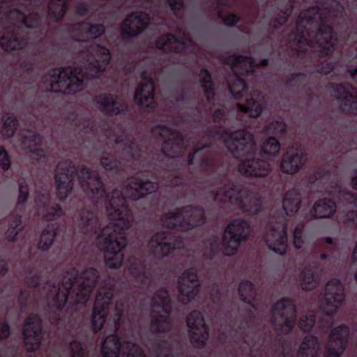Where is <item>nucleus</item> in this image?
<instances>
[{
  "label": "nucleus",
  "mask_w": 357,
  "mask_h": 357,
  "mask_svg": "<svg viewBox=\"0 0 357 357\" xmlns=\"http://www.w3.org/2000/svg\"><path fill=\"white\" fill-rule=\"evenodd\" d=\"M75 176L91 198L89 203L81 202L75 215L78 231L84 239L96 238L98 249L105 252V265L119 268L128 244L127 231L134 221L129 202L149 195L155 196L158 184L134 176L128 179L126 186L108 193L98 173L86 165L76 167L71 160L65 159L58 163L55 174L56 196L60 201L71 192Z\"/></svg>",
  "instance_id": "f257e3e1"
},
{
  "label": "nucleus",
  "mask_w": 357,
  "mask_h": 357,
  "mask_svg": "<svg viewBox=\"0 0 357 357\" xmlns=\"http://www.w3.org/2000/svg\"><path fill=\"white\" fill-rule=\"evenodd\" d=\"M324 268V265L318 264L317 260L305 268L302 274V288L306 290L313 289L319 282V275Z\"/></svg>",
  "instance_id": "f704fd0d"
},
{
  "label": "nucleus",
  "mask_w": 357,
  "mask_h": 357,
  "mask_svg": "<svg viewBox=\"0 0 357 357\" xmlns=\"http://www.w3.org/2000/svg\"><path fill=\"white\" fill-rule=\"evenodd\" d=\"M262 99L261 96L253 94L245 98V104L238 103L237 107L241 112L248 113L250 116L255 118L261 112Z\"/></svg>",
  "instance_id": "58836bf2"
},
{
  "label": "nucleus",
  "mask_w": 357,
  "mask_h": 357,
  "mask_svg": "<svg viewBox=\"0 0 357 357\" xmlns=\"http://www.w3.org/2000/svg\"><path fill=\"white\" fill-rule=\"evenodd\" d=\"M305 160V155L301 149L292 147L283 155L281 169L287 174H294L299 170Z\"/></svg>",
  "instance_id": "c756f323"
},
{
  "label": "nucleus",
  "mask_w": 357,
  "mask_h": 357,
  "mask_svg": "<svg viewBox=\"0 0 357 357\" xmlns=\"http://www.w3.org/2000/svg\"><path fill=\"white\" fill-rule=\"evenodd\" d=\"M11 167V158L8 151L3 146H0V167L4 171H8Z\"/></svg>",
  "instance_id": "4d7b16f0"
},
{
  "label": "nucleus",
  "mask_w": 357,
  "mask_h": 357,
  "mask_svg": "<svg viewBox=\"0 0 357 357\" xmlns=\"http://www.w3.org/2000/svg\"><path fill=\"white\" fill-rule=\"evenodd\" d=\"M271 320L278 335L289 333L296 321V307L293 301L287 298L278 301L272 308Z\"/></svg>",
  "instance_id": "4468645a"
},
{
  "label": "nucleus",
  "mask_w": 357,
  "mask_h": 357,
  "mask_svg": "<svg viewBox=\"0 0 357 357\" xmlns=\"http://www.w3.org/2000/svg\"><path fill=\"white\" fill-rule=\"evenodd\" d=\"M42 143V137L36 132H30L28 136L23 137L22 144L33 153V159L40 164H45L48 160L47 153L38 147Z\"/></svg>",
  "instance_id": "2f4dec72"
},
{
  "label": "nucleus",
  "mask_w": 357,
  "mask_h": 357,
  "mask_svg": "<svg viewBox=\"0 0 357 357\" xmlns=\"http://www.w3.org/2000/svg\"><path fill=\"white\" fill-rule=\"evenodd\" d=\"M151 134L160 149L146 153L148 169L157 179L167 181L169 185H178L176 175L178 158V131L163 125L151 128Z\"/></svg>",
  "instance_id": "423d86ee"
},
{
  "label": "nucleus",
  "mask_w": 357,
  "mask_h": 357,
  "mask_svg": "<svg viewBox=\"0 0 357 357\" xmlns=\"http://www.w3.org/2000/svg\"><path fill=\"white\" fill-rule=\"evenodd\" d=\"M187 324L192 344L196 347H202L208 337L203 314L198 311L192 312L187 318Z\"/></svg>",
  "instance_id": "4be33fe9"
},
{
  "label": "nucleus",
  "mask_w": 357,
  "mask_h": 357,
  "mask_svg": "<svg viewBox=\"0 0 357 357\" xmlns=\"http://www.w3.org/2000/svg\"><path fill=\"white\" fill-rule=\"evenodd\" d=\"M130 274L142 284H146L149 280L148 268L146 263L139 259H135L130 265Z\"/></svg>",
  "instance_id": "c03bdc74"
},
{
  "label": "nucleus",
  "mask_w": 357,
  "mask_h": 357,
  "mask_svg": "<svg viewBox=\"0 0 357 357\" xmlns=\"http://www.w3.org/2000/svg\"><path fill=\"white\" fill-rule=\"evenodd\" d=\"M155 46L164 52L178 53V38L172 33L162 35L155 40Z\"/></svg>",
  "instance_id": "a19ab883"
},
{
  "label": "nucleus",
  "mask_w": 357,
  "mask_h": 357,
  "mask_svg": "<svg viewBox=\"0 0 357 357\" xmlns=\"http://www.w3.org/2000/svg\"><path fill=\"white\" fill-rule=\"evenodd\" d=\"M208 138L221 139L233 156L241 159L239 172L248 177L261 178L268 175L271 164L267 156L276 155L280 145L275 137H270L261 146L259 153H256V145L252 135L243 130L228 132L223 128L214 126L208 128Z\"/></svg>",
  "instance_id": "20e7f679"
},
{
  "label": "nucleus",
  "mask_w": 357,
  "mask_h": 357,
  "mask_svg": "<svg viewBox=\"0 0 357 357\" xmlns=\"http://www.w3.org/2000/svg\"><path fill=\"white\" fill-rule=\"evenodd\" d=\"M75 13L79 16L84 17L89 13V7L85 3H79L76 6Z\"/></svg>",
  "instance_id": "0e129e2a"
},
{
  "label": "nucleus",
  "mask_w": 357,
  "mask_h": 357,
  "mask_svg": "<svg viewBox=\"0 0 357 357\" xmlns=\"http://www.w3.org/2000/svg\"><path fill=\"white\" fill-rule=\"evenodd\" d=\"M151 310L150 312V330L152 333H167L172 328V303L169 291L161 288L157 290L151 298Z\"/></svg>",
  "instance_id": "1a4fd4ad"
},
{
  "label": "nucleus",
  "mask_w": 357,
  "mask_h": 357,
  "mask_svg": "<svg viewBox=\"0 0 357 357\" xmlns=\"http://www.w3.org/2000/svg\"><path fill=\"white\" fill-rule=\"evenodd\" d=\"M335 69L334 66L331 63L327 62L326 63V66L318 67L317 71L323 75H327L331 72L333 71Z\"/></svg>",
  "instance_id": "774afa93"
},
{
  "label": "nucleus",
  "mask_w": 357,
  "mask_h": 357,
  "mask_svg": "<svg viewBox=\"0 0 357 357\" xmlns=\"http://www.w3.org/2000/svg\"><path fill=\"white\" fill-rule=\"evenodd\" d=\"M165 4L172 10L176 16L178 17V0H163Z\"/></svg>",
  "instance_id": "69168bd1"
},
{
  "label": "nucleus",
  "mask_w": 357,
  "mask_h": 357,
  "mask_svg": "<svg viewBox=\"0 0 357 357\" xmlns=\"http://www.w3.org/2000/svg\"><path fill=\"white\" fill-rule=\"evenodd\" d=\"M89 52L93 56V60L88 64L87 74L91 78H98L110 63V51L105 46L95 45L91 47Z\"/></svg>",
  "instance_id": "412c9836"
},
{
  "label": "nucleus",
  "mask_w": 357,
  "mask_h": 357,
  "mask_svg": "<svg viewBox=\"0 0 357 357\" xmlns=\"http://www.w3.org/2000/svg\"><path fill=\"white\" fill-rule=\"evenodd\" d=\"M198 77L202 83V86L208 103L210 105L214 96V87L211 81V75L207 70L202 69L199 73Z\"/></svg>",
  "instance_id": "de8ad7c7"
},
{
  "label": "nucleus",
  "mask_w": 357,
  "mask_h": 357,
  "mask_svg": "<svg viewBox=\"0 0 357 357\" xmlns=\"http://www.w3.org/2000/svg\"><path fill=\"white\" fill-rule=\"evenodd\" d=\"M122 347L121 337L116 334L109 335L102 344V357H119Z\"/></svg>",
  "instance_id": "e433bc0d"
},
{
  "label": "nucleus",
  "mask_w": 357,
  "mask_h": 357,
  "mask_svg": "<svg viewBox=\"0 0 357 357\" xmlns=\"http://www.w3.org/2000/svg\"><path fill=\"white\" fill-rule=\"evenodd\" d=\"M24 344L28 352H35L40 348L43 338L42 319L38 314H31L22 328Z\"/></svg>",
  "instance_id": "a211bd4d"
},
{
  "label": "nucleus",
  "mask_w": 357,
  "mask_h": 357,
  "mask_svg": "<svg viewBox=\"0 0 357 357\" xmlns=\"http://www.w3.org/2000/svg\"><path fill=\"white\" fill-rule=\"evenodd\" d=\"M140 77L142 82L135 91L134 101L139 107L153 111L157 105L155 100L154 81L146 70L141 73Z\"/></svg>",
  "instance_id": "6ab92c4d"
},
{
  "label": "nucleus",
  "mask_w": 357,
  "mask_h": 357,
  "mask_svg": "<svg viewBox=\"0 0 357 357\" xmlns=\"http://www.w3.org/2000/svg\"><path fill=\"white\" fill-rule=\"evenodd\" d=\"M160 222L163 227L176 228L178 226V208L176 207L174 211L162 215Z\"/></svg>",
  "instance_id": "8fccbe9b"
},
{
  "label": "nucleus",
  "mask_w": 357,
  "mask_h": 357,
  "mask_svg": "<svg viewBox=\"0 0 357 357\" xmlns=\"http://www.w3.org/2000/svg\"><path fill=\"white\" fill-rule=\"evenodd\" d=\"M10 334L11 328L8 321H0V340H4L8 339Z\"/></svg>",
  "instance_id": "680f3d73"
},
{
  "label": "nucleus",
  "mask_w": 357,
  "mask_h": 357,
  "mask_svg": "<svg viewBox=\"0 0 357 357\" xmlns=\"http://www.w3.org/2000/svg\"><path fill=\"white\" fill-rule=\"evenodd\" d=\"M68 0H50L47 8L50 19L56 23L61 22L68 10Z\"/></svg>",
  "instance_id": "79ce46f5"
},
{
  "label": "nucleus",
  "mask_w": 357,
  "mask_h": 357,
  "mask_svg": "<svg viewBox=\"0 0 357 357\" xmlns=\"http://www.w3.org/2000/svg\"><path fill=\"white\" fill-rule=\"evenodd\" d=\"M344 299V287L341 282L337 279L330 280L326 285L321 310L316 314L310 313L303 317L298 323L300 329L307 331L314 326L320 333H326L333 325L332 316L337 312Z\"/></svg>",
  "instance_id": "6e6552de"
},
{
  "label": "nucleus",
  "mask_w": 357,
  "mask_h": 357,
  "mask_svg": "<svg viewBox=\"0 0 357 357\" xmlns=\"http://www.w3.org/2000/svg\"><path fill=\"white\" fill-rule=\"evenodd\" d=\"M293 7V3H291L289 7L285 8L284 10H281L280 15H278V16L274 20L273 25L275 27H277L278 26L284 24L286 22L287 17L292 13Z\"/></svg>",
  "instance_id": "bf43d9fd"
},
{
  "label": "nucleus",
  "mask_w": 357,
  "mask_h": 357,
  "mask_svg": "<svg viewBox=\"0 0 357 357\" xmlns=\"http://www.w3.org/2000/svg\"><path fill=\"white\" fill-rule=\"evenodd\" d=\"M27 44L26 36H19L15 29L0 37V47L7 52L21 50L24 49Z\"/></svg>",
  "instance_id": "72a5a7b5"
},
{
  "label": "nucleus",
  "mask_w": 357,
  "mask_h": 357,
  "mask_svg": "<svg viewBox=\"0 0 357 357\" xmlns=\"http://www.w3.org/2000/svg\"><path fill=\"white\" fill-rule=\"evenodd\" d=\"M149 15L142 10H135L128 14L120 26V36L124 44H132L134 40L144 33L150 24Z\"/></svg>",
  "instance_id": "2eb2a0df"
},
{
  "label": "nucleus",
  "mask_w": 357,
  "mask_h": 357,
  "mask_svg": "<svg viewBox=\"0 0 357 357\" xmlns=\"http://www.w3.org/2000/svg\"><path fill=\"white\" fill-rule=\"evenodd\" d=\"M227 64L235 75L233 84L228 85V91L235 98H241L248 92V86L241 77L244 75L252 74L257 63L253 58L240 55H231L226 60Z\"/></svg>",
  "instance_id": "f8f14e48"
},
{
  "label": "nucleus",
  "mask_w": 357,
  "mask_h": 357,
  "mask_svg": "<svg viewBox=\"0 0 357 357\" xmlns=\"http://www.w3.org/2000/svg\"><path fill=\"white\" fill-rule=\"evenodd\" d=\"M354 0H321L316 6L303 11L296 24V31L291 36L294 55L303 59L305 54L317 53L326 56L333 52L337 44V34L332 25L347 20L344 5Z\"/></svg>",
  "instance_id": "7ed1b4c3"
},
{
  "label": "nucleus",
  "mask_w": 357,
  "mask_h": 357,
  "mask_svg": "<svg viewBox=\"0 0 357 357\" xmlns=\"http://www.w3.org/2000/svg\"><path fill=\"white\" fill-rule=\"evenodd\" d=\"M238 17L233 13H231L223 18L224 24L227 26H233L238 22Z\"/></svg>",
  "instance_id": "338daca9"
},
{
  "label": "nucleus",
  "mask_w": 357,
  "mask_h": 357,
  "mask_svg": "<svg viewBox=\"0 0 357 357\" xmlns=\"http://www.w3.org/2000/svg\"><path fill=\"white\" fill-rule=\"evenodd\" d=\"M29 197V185L26 181L20 183L19 184V195L17 199V208H20L26 202Z\"/></svg>",
  "instance_id": "864d4df0"
},
{
  "label": "nucleus",
  "mask_w": 357,
  "mask_h": 357,
  "mask_svg": "<svg viewBox=\"0 0 357 357\" xmlns=\"http://www.w3.org/2000/svg\"><path fill=\"white\" fill-rule=\"evenodd\" d=\"M204 220V211L199 207L187 206L180 208V231L201 225Z\"/></svg>",
  "instance_id": "c85d7f7f"
},
{
  "label": "nucleus",
  "mask_w": 357,
  "mask_h": 357,
  "mask_svg": "<svg viewBox=\"0 0 357 357\" xmlns=\"http://www.w3.org/2000/svg\"><path fill=\"white\" fill-rule=\"evenodd\" d=\"M116 281L107 275L102 280L96 296L91 316V328L94 333L100 331L107 320L108 309L114 296Z\"/></svg>",
  "instance_id": "9d476101"
},
{
  "label": "nucleus",
  "mask_w": 357,
  "mask_h": 357,
  "mask_svg": "<svg viewBox=\"0 0 357 357\" xmlns=\"http://www.w3.org/2000/svg\"><path fill=\"white\" fill-rule=\"evenodd\" d=\"M199 286L195 269H189L182 276L180 275V302L185 303L193 299L198 293Z\"/></svg>",
  "instance_id": "bb28decb"
},
{
  "label": "nucleus",
  "mask_w": 357,
  "mask_h": 357,
  "mask_svg": "<svg viewBox=\"0 0 357 357\" xmlns=\"http://www.w3.org/2000/svg\"><path fill=\"white\" fill-rule=\"evenodd\" d=\"M300 203L301 196L298 190H289L284 195L282 208L273 210L271 215L264 238L268 248L277 254L282 255L287 251L286 217L297 212Z\"/></svg>",
  "instance_id": "0eeeda50"
},
{
  "label": "nucleus",
  "mask_w": 357,
  "mask_h": 357,
  "mask_svg": "<svg viewBox=\"0 0 357 357\" xmlns=\"http://www.w3.org/2000/svg\"><path fill=\"white\" fill-rule=\"evenodd\" d=\"M250 233L249 224L242 219L232 220L227 227L222 238V249L224 255L234 254L241 241H245Z\"/></svg>",
  "instance_id": "dca6fc26"
},
{
  "label": "nucleus",
  "mask_w": 357,
  "mask_h": 357,
  "mask_svg": "<svg viewBox=\"0 0 357 357\" xmlns=\"http://www.w3.org/2000/svg\"><path fill=\"white\" fill-rule=\"evenodd\" d=\"M71 357H84V350L82 342L73 340L69 342Z\"/></svg>",
  "instance_id": "5fc2aeb1"
},
{
  "label": "nucleus",
  "mask_w": 357,
  "mask_h": 357,
  "mask_svg": "<svg viewBox=\"0 0 357 357\" xmlns=\"http://www.w3.org/2000/svg\"><path fill=\"white\" fill-rule=\"evenodd\" d=\"M331 93L340 100V107L345 112H357V90L349 84H331Z\"/></svg>",
  "instance_id": "aec40b11"
},
{
  "label": "nucleus",
  "mask_w": 357,
  "mask_h": 357,
  "mask_svg": "<svg viewBox=\"0 0 357 357\" xmlns=\"http://www.w3.org/2000/svg\"><path fill=\"white\" fill-rule=\"evenodd\" d=\"M116 143L123 146V160L127 162H141L144 158V151L142 143L135 139H123L121 136L116 138Z\"/></svg>",
  "instance_id": "7c9ffc66"
},
{
  "label": "nucleus",
  "mask_w": 357,
  "mask_h": 357,
  "mask_svg": "<svg viewBox=\"0 0 357 357\" xmlns=\"http://www.w3.org/2000/svg\"><path fill=\"white\" fill-rule=\"evenodd\" d=\"M16 15L17 17H22V24L28 29H40L43 26V20L38 12H32L26 15L24 12L17 8H10L7 12L8 17Z\"/></svg>",
  "instance_id": "c9c22d12"
},
{
  "label": "nucleus",
  "mask_w": 357,
  "mask_h": 357,
  "mask_svg": "<svg viewBox=\"0 0 357 357\" xmlns=\"http://www.w3.org/2000/svg\"><path fill=\"white\" fill-rule=\"evenodd\" d=\"M208 144L199 147L188 156L189 165L197 164L202 171L209 176L208 185L214 199L220 203L235 204L244 212L256 214L262 208L258 193L247 189H240L229 181L225 173L218 167V163L210 155Z\"/></svg>",
  "instance_id": "39448f33"
},
{
  "label": "nucleus",
  "mask_w": 357,
  "mask_h": 357,
  "mask_svg": "<svg viewBox=\"0 0 357 357\" xmlns=\"http://www.w3.org/2000/svg\"><path fill=\"white\" fill-rule=\"evenodd\" d=\"M73 31L77 32L75 40L82 41L84 34L93 39L101 36L105 32V27L102 24H93L84 20L75 24L73 27Z\"/></svg>",
  "instance_id": "473e14b6"
},
{
  "label": "nucleus",
  "mask_w": 357,
  "mask_h": 357,
  "mask_svg": "<svg viewBox=\"0 0 357 357\" xmlns=\"http://www.w3.org/2000/svg\"><path fill=\"white\" fill-rule=\"evenodd\" d=\"M100 162L102 167L112 174L113 180L118 181L122 176L121 160L112 155H104Z\"/></svg>",
  "instance_id": "4c0bfd02"
},
{
  "label": "nucleus",
  "mask_w": 357,
  "mask_h": 357,
  "mask_svg": "<svg viewBox=\"0 0 357 357\" xmlns=\"http://www.w3.org/2000/svg\"><path fill=\"white\" fill-rule=\"evenodd\" d=\"M35 202L39 208L45 210L44 220L54 221L63 215V210L59 204H50V190L47 186L37 187Z\"/></svg>",
  "instance_id": "393cba45"
},
{
  "label": "nucleus",
  "mask_w": 357,
  "mask_h": 357,
  "mask_svg": "<svg viewBox=\"0 0 357 357\" xmlns=\"http://www.w3.org/2000/svg\"><path fill=\"white\" fill-rule=\"evenodd\" d=\"M347 40L349 43H354L356 50V52L351 61V66H356V68L354 70H349V71L352 79L357 82V31L354 32L351 31L347 36Z\"/></svg>",
  "instance_id": "3c124183"
},
{
  "label": "nucleus",
  "mask_w": 357,
  "mask_h": 357,
  "mask_svg": "<svg viewBox=\"0 0 357 357\" xmlns=\"http://www.w3.org/2000/svg\"><path fill=\"white\" fill-rule=\"evenodd\" d=\"M225 340L233 342L238 346L237 354L250 355L255 357L264 349V341H261L256 334L250 333V330L245 326L233 328L228 334H224Z\"/></svg>",
  "instance_id": "ddd939ff"
},
{
  "label": "nucleus",
  "mask_w": 357,
  "mask_h": 357,
  "mask_svg": "<svg viewBox=\"0 0 357 357\" xmlns=\"http://www.w3.org/2000/svg\"><path fill=\"white\" fill-rule=\"evenodd\" d=\"M26 272L29 287L43 285L42 294L47 299V318L58 330L66 329L71 324L79 305L88 301L100 280L98 269L91 267L80 272L78 267L70 266L62 278L52 277L45 281L43 271L36 269L35 265L29 266Z\"/></svg>",
  "instance_id": "f03ea898"
},
{
  "label": "nucleus",
  "mask_w": 357,
  "mask_h": 357,
  "mask_svg": "<svg viewBox=\"0 0 357 357\" xmlns=\"http://www.w3.org/2000/svg\"><path fill=\"white\" fill-rule=\"evenodd\" d=\"M59 225L57 223H50L42 231L40 238L38 243V249L42 251L49 250L53 244L54 238L59 232Z\"/></svg>",
  "instance_id": "ea45409f"
},
{
  "label": "nucleus",
  "mask_w": 357,
  "mask_h": 357,
  "mask_svg": "<svg viewBox=\"0 0 357 357\" xmlns=\"http://www.w3.org/2000/svg\"><path fill=\"white\" fill-rule=\"evenodd\" d=\"M286 129L285 124L282 121L271 122L266 128V132L268 135L272 134L278 135L282 134Z\"/></svg>",
  "instance_id": "6e6d98bb"
},
{
  "label": "nucleus",
  "mask_w": 357,
  "mask_h": 357,
  "mask_svg": "<svg viewBox=\"0 0 357 357\" xmlns=\"http://www.w3.org/2000/svg\"><path fill=\"white\" fill-rule=\"evenodd\" d=\"M136 301L131 298L130 295L126 294L122 295L115 303L114 312L112 318L114 322V328L117 330L122 325V318L124 312L126 310L128 319H134L135 316Z\"/></svg>",
  "instance_id": "cd10ccee"
},
{
  "label": "nucleus",
  "mask_w": 357,
  "mask_h": 357,
  "mask_svg": "<svg viewBox=\"0 0 357 357\" xmlns=\"http://www.w3.org/2000/svg\"><path fill=\"white\" fill-rule=\"evenodd\" d=\"M349 333V328L345 325L336 327L331 331L326 346V357H340L347 347Z\"/></svg>",
  "instance_id": "b1692460"
},
{
  "label": "nucleus",
  "mask_w": 357,
  "mask_h": 357,
  "mask_svg": "<svg viewBox=\"0 0 357 357\" xmlns=\"http://www.w3.org/2000/svg\"><path fill=\"white\" fill-rule=\"evenodd\" d=\"M238 292L240 298L243 302L250 304L253 308L255 307L256 292L251 282L248 280L241 282Z\"/></svg>",
  "instance_id": "a18cd8bd"
},
{
  "label": "nucleus",
  "mask_w": 357,
  "mask_h": 357,
  "mask_svg": "<svg viewBox=\"0 0 357 357\" xmlns=\"http://www.w3.org/2000/svg\"><path fill=\"white\" fill-rule=\"evenodd\" d=\"M94 102L98 109L108 116L125 114L128 111V105L112 93H100L94 98Z\"/></svg>",
  "instance_id": "5701e85b"
},
{
  "label": "nucleus",
  "mask_w": 357,
  "mask_h": 357,
  "mask_svg": "<svg viewBox=\"0 0 357 357\" xmlns=\"http://www.w3.org/2000/svg\"><path fill=\"white\" fill-rule=\"evenodd\" d=\"M22 220L21 215L17 214L9 220L8 227L6 231V238L8 241L14 242L19 238L22 230Z\"/></svg>",
  "instance_id": "49530a36"
},
{
  "label": "nucleus",
  "mask_w": 357,
  "mask_h": 357,
  "mask_svg": "<svg viewBox=\"0 0 357 357\" xmlns=\"http://www.w3.org/2000/svg\"><path fill=\"white\" fill-rule=\"evenodd\" d=\"M303 225H298L294 230V244L297 248H302L305 244V238L303 236Z\"/></svg>",
  "instance_id": "13d9d810"
},
{
  "label": "nucleus",
  "mask_w": 357,
  "mask_h": 357,
  "mask_svg": "<svg viewBox=\"0 0 357 357\" xmlns=\"http://www.w3.org/2000/svg\"><path fill=\"white\" fill-rule=\"evenodd\" d=\"M82 75V70L68 66L50 69L44 76L45 82H50L53 89L65 88V93L74 94L82 91L85 87Z\"/></svg>",
  "instance_id": "9b49d317"
},
{
  "label": "nucleus",
  "mask_w": 357,
  "mask_h": 357,
  "mask_svg": "<svg viewBox=\"0 0 357 357\" xmlns=\"http://www.w3.org/2000/svg\"><path fill=\"white\" fill-rule=\"evenodd\" d=\"M19 126V122L17 118L13 115H9L3 121L1 133L2 135L7 138H11Z\"/></svg>",
  "instance_id": "09e8293b"
},
{
  "label": "nucleus",
  "mask_w": 357,
  "mask_h": 357,
  "mask_svg": "<svg viewBox=\"0 0 357 357\" xmlns=\"http://www.w3.org/2000/svg\"><path fill=\"white\" fill-rule=\"evenodd\" d=\"M317 337L313 335L305 337L301 344L296 357H317L319 351ZM294 351L291 347H284L283 344L275 351V354L280 357H294Z\"/></svg>",
  "instance_id": "a878e982"
},
{
  "label": "nucleus",
  "mask_w": 357,
  "mask_h": 357,
  "mask_svg": "<svg viewBox=\"0 0 357 357\" xmlns=\"http://www.w3.org/2000/svg\"><path fill=\"white\" fill-rule=\"evenodd\" d=\"M147 246L150 255L160 259L178 248V238L169 231H158L149 238Z\"/></svg>",
  "instance_id": "f3484780"
},
{
  "label": "nucleus",
  "mask_w": 357,
  "mask_h": 357,
  "mask_svg": "<svg viewBox=\"0 0 357 357\" xmlns=\"http://www.w3.org/2000/svg\"><path fill=\"white\" fill-rule=\"evenodd\" d=\"M126 343L125 357H146L142 349L137 344L130 341Z\"/></svg>",
  "instance_id": "603ef678"
},
{
  "label": "nucleus",
  "mask_w": 357,
  "mask_h": 357,
  "mask_svg": "<svg viewBox=\"0 0 357 357\" xmlns=\"http://www.w3.org/2000/svg\"><path fill=\"white\" fill-rule=\"evenodd\" d=\"M344 221L351 227L357 226V211H349L346 214Z\"/></svg>",
  "instance_id": "e2e57ef3"
},
{
  "label": "nucleus",
  "mask_w": 357,
  "mask_h": 357,
  "mask_svg": "<svg viewBox=\"0 0 357 357\" xmlns=\"http://www.w3.org/2000/svg\"><path fill=\"white\" fill-rule=\"evenodd\" d=\"M31 296V291L28 289H21L18 296V303L22 308L26 307Z\"/></svg>",
  "instance_id": "052dcab7"
},
{
  "label": "nucleus",
  "mask_w": 357,
  "mask_h": 357,
  "mask_svg": "<svg viewBox=\"0 0 357 357\" xmlns=\"http://www.w3.org/2000/svg\"><path fill=\"white\" fill-rule=\"evenodd\" d=\"M155 357H178V351L174 350L168 340L156 338L153 343Z\"/></svg>",
  "instance_id": "37998d69"
}]
</instances>
